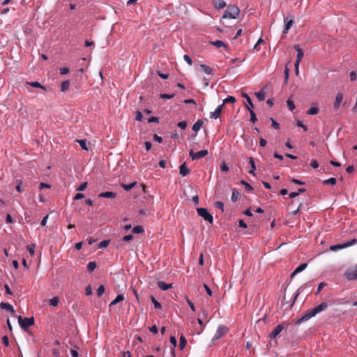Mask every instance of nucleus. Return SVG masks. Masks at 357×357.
Wrapping results in <instances>:
<instances>
[{"label": "nucleus", "instance_id": "f257e3e1", "mask_svg": "<svg viewBox=\"0 0 357 357\" xmlns=\"http://www.w3.org/2000/svg\"><path fill=\"white\" fill-rule=\"evenodd\" d=\"M328 307V304L326 302H323L318 306L315 307L312 310L309 311L306 314H305L298 321V324H301L303 321H307L310 318L314 317L318 313L325 310Z\"/></svg>", "mask_w": 357, "mask_h": 357}, {"label": "nucleus", "instance_id": "f03ea898", "mask_svg": "<svg viewBox=\"0 0 357 357\" xmlns=\"http://www.w3.org/2000/svg\"><path fill=\"white\" fill-rule=\"evenodd\" d=\"M239 13L240 10L238 7L236 5H229L225 11L222 17L235 20L238 17Z\"/></svg>", "mask_w": 357, "mask_h": 357}, {"label": "nucleus", "instance_id": "7ed1b4c3", "mask_svg": "<svg viewBox=\"0 0 357 357\" xmlns=\"http://www.w3.org/2000/svg\"><path fill=\"white\" fill-rule=\"evenodd\" d=\"M17 319L20 327L23 328L24 331H26L29 327L34 324L33 317L22 318V316H19Z\"/></svg>", "mask_w": 357, "mask_h": 357}, {"label": "nucleus", "instance_id": "20e7f679", "mask_svg": "<svg viewBox=\"0 0 357 357\" xmlns=\"http://www.w3.org/2000/svg\"><path fill=\"white\" fill-rule=\"evenodd\" d=\"M197 214L204 218V220L209 222L210 223H213V218L211 213H208V210L204 208H197Z\"/></svg>", "mask_w": 357, "mask_h": 357}, {"label": "nucleus", "instance_id": "39448f33", "mask_svg": "<svg viewBox=\"0 0 357 357\" xmlns=\"http://www.w3.org/2000/svg\"><path fill=\"white\" fill-rule=\"evenodd\" d=\"M294 49L297 52L296 61L295 62V71H296V73L298 74V66H299L301 61L302 60V59L304 56V52H303V50L300 47V46L298 45H294Z\"/></svg>", "mask_w": 357, "mask_h": 357}, {"label": "nucleus", "instance_id": "423d86ee", "mask_svg": "<svg viewBox=\"0 0 357 357\" xmlns=\"http://www.w3.org/2000/svg\"><path fill=\"white\" fill-rule=\"evenodd\" d=\"M208 154V151L206 149L202 150L197 153H195L193 151V150L191 149L189 153L190 157H191V158L192 160H198V159L202 158L206 156Z\"/></svg>", "mask_w": 357, "mask_h": 357}, {"label": "nucleus", "instance_id": "0eeeda50", "mask_svg": "<svg viewBox=\"0 0 357 357\" xmlns=\"http://www.w3.org/2000/svg\"><path fill=\"white\" fill-rule=\"evenodd\" d=\"M227 328L223 325L219 326L214 335L215 339H220L227 333Z\"/></svg>", "mask_w": 357, "mask_h": 357}, {"label": "nucleus", "instance_id": "6e6552de", "mask_svg": "<svg viewBox=\"0 0 357 357\" xmlns=\"http://www.w3.org/2000/svg\"><path fill=\"white\" fill-rule=\"evenodd\" d=\"M344 275L349 280H357V268H351L348 270L345 273Z\"/></svg>", "mask_w": 357, "mask_h": 357}, {"label": "nucleus", "instance_id": "1a4fd4ad", "mask_svg": "<svg viewBox=\"0 0 357 357\" xmlns=\"http://www.w3.org/2000/svg\"><path fill=\"white\" fill-rule=\"evenodd\" d=\"M283 329H284V325L282 324L278 325L274 328V330L269 334V337H271V339L275 338L281 333V331Z\"/></svg>", "mask_w": 357, "mask_h": 357}, {"label": "nucleus", "instance_id": "9d476101", "mask_svg": "<svg viewBox=\"0 0 357 357\" xmlns=\"http://www.w3.org/2000/svg\"><path fill=\"white\" fill-rule=\"evenodd\" d=\"M223 105H220L218 106L215 110L213 112H211L210 118L213 119H217L219 118L222 112Z\"/></svg>", "mask_w": 357, "mask_h": 357}, {"label": "nucleus", "instance_id": "9b49d317", "mask_svg": "<svg viewBox=\"0 0 357 357\" xmlns=\"http://www.w3.org/2000/svg\"><path fill=\"white\" fill-rule=\"evenodd\" d=\"M307 266V264H306V263L300 264L291 274V278H294L296 274L304 271Z\"/></svg>", "mask_w": 357, "mask_h": 357}, {"label": "nucleus", "instance_id": "f8f14e48", "mask_svg": "<svg viewBox=\"0 0 357 357\" xmlns=\"http://www.w3.org/2000/svg\"><path fill=\"white\" fill-rule=\"evenodd\" d=\"M209 43L218 48L223 47L226 50L228 49V45L222 40L210 41Z\"/></svg>", "mask_w": 357, "mask_h": 357}, {"label": "nucleus", "instance_id": "ddd939ff", "mask_svg": "<svg viewBox=\"0 0 357 357\" xmlns=\"http://www.w3.org/2000/svg\"><path fill=\"white\" fill-rule=\"evenodd\" d=\"M343 99V95L341 93H338L336 96L335 100L333 105V107L335 109H337L340 107V105L342 102Z\"/></svg>", "mask_w": 357, "mask_h": 357}, {"label": "nucleus", "instance_id": "4468645a", "mask_svg": "<svg viewBox=\"0 0 357 357\" xmlns=\"http://www.w3.org/2000/svg\"><path fill=\"white\" fill-rule=\"evenodd\" d=\"M0 308L6 310L12 313V314H15V310H14L13 307L8 303L1 302L0 303Z\"/></svg>", "mask_w": 357, "mask_h": 357}, {"label": "nucleus", "instance_id": "2eb2a0df", "mask_svg": "<svg viewBox=\"0 0 357 357\" xmlns=\"http://www.w3.org/2000/svg\"><path fill=\"white\" fill-rule=\"evenodd\" d=\"M213 4L216 9L223 8L227 6V3L223 0H213Z\"/></svg>", "mask_w": 357, "mask_h": 357}, {"label": "nucleus", "instance_id": "dca6fc26", "mask_svg": "<svg viewBox=\"0 0 357 357\" xmlns=\"http://www.w3.org/2000/svg\"><path fill=\"white\" fill-rule=\"evenodd\" d=\"M351 243H344V244H337V245H331L330 247V250L331 251H337L338 250H340V249H342V248H347L349 245H351Z\"/></svg>", "mask_w": 357, "mask_h": 357}, {"label": "nucleus", "instance_id": "f3484780", "mask_svg": "<svg viewBox=\"0 0 357 357\" xmlns=\"http://www.w3.org/2000/svg\"><path fill=\"white\" fill-rule=\"evenodd\" d=\"M179 171H180V174L182 176H187L189 173H190V170L189 169H188L186 167V164L185 162L183 163L180 167H179Z\"/></svg>", "mask_w": 357, "mask_h": 357}, {"label": "nucleus", "instance_id": "a211bd4d", "mask_svg": "<svg viewBox=\"0 0 357 357\" xmlns=\"http://www.w3.org/2000/svg\"><path fill=\"white\" fill-rule=\"evenodd\" d=\"M158 286L160 289L165 291L172 288V284H167L163 281H159L158 282Z\"/></svg>", "mask_w": 357, "mask_h": 357}, {"label": "nucleus", "instance_id": "6ab92c4d", "mask_svg": "<svg viewBox=\"0 0 357 357\" xmlns=\"http://www.w3.org/2000/svg\"><path fill=\"white\" fill-rule=\"evenodd\" d=\"M116 194L113 192H103L98 195L99 197H104V198H114L116 197Z\"/></svg>", "mask_w": 357, "mask_h": 357}, {"label": "nucleus", "instance_id": "aec40b11", "mask_svg": "<svg viewBox=\"0 0 357 357\" xmlns=\"http://www.w3.org/2000/svg\"><path fill=\"white\" fill-rule=\"evenodd\" d=\"M200 68L204 71V73L207 75H213V69L211 67L205 65V64H201Z\"/></svg>", "mask_w": 357, "mask_h": 357}, {"label": "nucleus", "instance_id": "412c9836", "mask_svg": "<svg viewBox=\"0 0 357 357\" xmlns=\"http://www.w3.org/2000/svg\"><path fill=\"white\" fill-rule=\"evenodd\" d=\"M137 185V182H132L130 184H125V183H121V186L122 188H123L126 191H129L131 189H132L135 185Z\"/></svg>", "mask_w": 357, "mask_h": 357}, {"label": "nucleus", "instance_id": "4be33fe9", "mask_svg": "<svg viewBox=\"0 0 357 357\" xmlns=\"http://www.w3.org/2000/svg\"><path fill=\"white\" fill-rule=\"evenodd\" d=\"M242 96L246 99L247 102L248 103V105L245 106L246 108L248 109V107H250L251 109H253L254 105L252 104V100L250 98V96L245 93H242Z\"/></svg>", "mask_w": 357, "mask_h": 357}, {"label": "nucleus", "instance_id": "5701e85b", "mask_svg": "<svg viewBox=\"0 0 357 357\" xmlns=\"http://www.w3.org/2000/svg\"><path fill=\"white\" fill-rule=\"evenodd\" d=\"M249 162H250V166H251V169L250 171H248V173L250 174L255 175V171L256 169V165H255V161H254V158L250 157V159H249Z\"/></svg>", "mask_w": 357, "mask_h": 357}, {"label": "nucleus", "instance_id": "b1692460", "mask_svg": "<svg viewBox=\"0 0 357 357\" xmlns=\"http://www.w3.org/2000/svg\"><path fill=\"white\" fill-rule=\"evenodd\" d=\"M202 124H203L202 120L199 119V120L197 121L192 126V130L196 131V132L198 131L201 128Z\"/></svg>", "mask_w": 357, "mask_h": 357}, {"label": "nucleus", "instance_id": "393cba45", "mask_svg": "<svg viewBox=\"0 0 357 357\" xmlns=\"http://www.w3.org/2000/svg\"><path fill=\"white\" fill-rule=\"evenodd\" d=\"M70 82L69 80H66L61 84V91L64 92L66 91L70 86Z\"/></svg>", "mask_w": 357, "mask_h": 357}, {"label": "nucleus", "instance_id": "a878e982", "mask_svg": "<svg viewBox=\"0 0 357 357\" xmlns=\"http://www.w3.org/2000/svg\"><path fill=\"white\" fill-rule=\"evenodd\" d=\"M124 300V296L123 294H119L116 298L112 301L110 303V305H114L119 303L121 301H123Z\"/></svg>", "mask_w": 357, "mask_h": 357}, {"label": "nucleus", "instance_id": "bb28decb", "mask_svg": "<svg viewBox=\"0 0 357 357\" xmlns=\"http://www.w3.org/2000/svg\"><path fill=\"white\" fill-rule=\"evenodd\" d=\"M26 84L30 85V86H31L33 87H35V88L42 89H43L45 91L46 90V88L44 86L41 85L38 82H27Z\"/></svg>", "mask_w": 357, "mask_h": 357}, {"label": "nucleus", "instance_id": "cd10ccee", "mask_svg": "<svg viewBox=\"0 0 357 357\" xmlns=\"http://www.w3.org/2000/svg\"><path fill=\"white\" fill-rule=\"evenodd\" d=\"M319 112V108L315 106V107H312L311 108H310L307 112V114L308 115H315L317 114V113Z\"/></svg>", "mask_w": 357, "mask_h": 357}, {"label": "nucleus", "instance_id": "c85d7f7f", "mask_svg": "<svg viewBox=\"0 0 357 357\" xmlns=\"http://www.w3.org/2000/svg\"><path fill=\"white\" fill-rule=\"evenodd\" d=\"M186 344H187L186 339L185 338L184 336L181 335L180 337L179 349L181 350L185 348V347L186 346Z\"/></svg>", "mask_w": 357, "mask_h": 357}, {"label": "nucleus", "instance_id": "c756f323", "mask_svg": "<svg viewBox=\"0 0 357 357\" xmlns=\"http://www.w3.org/2000/svg\"><path fill=\"white\" fill-rule=\"evenodd\" d=\"M235 102H236L235 97L229 96L223 100V102L222 105H223V106H224L227 103H234Z\"/></svg>", "mask_w": 357, "mask_h": 357}, {"label": "nucleus", "instance_id": "7c9ffc66", "mask_svg": "<svg viewBox=\"0 0 357 357\" xmlns=\"http://www.w3.org/2000/svg\"><path fill=\"white\" fill-rule=\"evenodd\" d=\"M248 109L249 110L250 114V121L252 123H255L257 121L255 113L253 112L252 109H251L250 107H248Z\"/></svg>", "mask_w": 357, "mask_h": 357}, {"label": "nucleus", "instance_id": "2f4dec72", "mask_svg": "<svg viewBox=\"0 0 357 357\" xmlns=\"http://www.w3.org/2000/svg\"><path fill=\"white\" fill-rule=\"evenodd\" d=\"M76 142H78L80 145V146L84 149V150H88V147L86 146V139H76Z\"/></svg>", "mask_w": 357, "mask_h": 357}, {"label": "nucleus", "instance_id": "473e14b6", "mask_svg": "<svg viewBox=\"0 0 357 357\" xmlns=\"http://www.w3.org/2000/svg\"><path fill=\"white\" fill-rule=\"evenodd\" d=\"M255 95L259 101L264 100L265 93L263 91V90H261L260 91L256 93Z\"/></svg>", "mask_w": 357, "mask_h": 357}, {"label": "nucleus", "instance_id": "72a5a7b5", "mask_svg": "<svg viewBox=\"0 0 357 357\" xmlns=\"http://www.w3.org/2000/svg\"><path fill=\"white\" fill-rule=\"evenodd\" d=\"M96 266L97 265L96 261H90L87 265V269L89 272H92Z\"/></svg>", "mask_w": 357, "mask_h": 357}, {"label": "nucleus", "instance_id": "f704fd0d", "mask_svg": "<svg viewBox=\"0 0 357 357\" xmlns=\"http://www.w3.org/2000/svg\"><path fill=\"white\" fill-rule=\"evenodd\" d=\"M59 298L57 296L53 297L52 299L50 300V305L53 307L57 306L59 303Z\"/></svg>", "mask_w": 357, "mask_h": 357}, {"label": "nucleus", "instance_id": "c9c22d12", "mask_svg": "<svg viewBox=\"0 0 357 357\" xmlns=\"http://www.w3.org/2000/svg\"><path fill=\"white\" fill-rule=\"evenodd\" d=\"M34 249H35V244H33V243H31L26 246V250H28V252L30 253V255L31 256L34 255V253H35Z\"/></svg>", "mask_w": 357, "mask_h": 357}, {"label": "nucleus", "instance_id": "e433bc0d", "mask_svg": "<svg viewBox=\"0 0 357 357\" xmlns=\"http://www.w3.org/2000/svg\"><path fill=\"white\" fill-rule=\"evenodd\" d=\"M337 183V180L335 178H330L328 179H326L324 181V184L325 185H328V184H331V185H335Z\"/></svg>", "mask_w": 357, "mask_h": 357}, {"label": "nucleus", "instance_id": "4c0bfd02", "mask_svg": "<svg viewBox=\"0 0 357 357\" xmlns=\"http://www.w3.org/2000/svg\"><path fill=\"white\" fill-rule=\"evenodd\" d=\"M151 300L154 305L155 308L160 309L162 307L161 304L153 296L151 297Z\"/></svg>", "mask_w": 357, "mask_h": 357}, {"label": "nucleus", "instance_id": "58836bf2", "mask_svg": "<svg viewBox=\"0 0 357 357\" xmlns=\"http://www.w3.org/2000/svg\"><path fill=\"white\" fill-rule=\"evenodd\" d=\"M238 197H239L238 192L237 190H233L231 197V201L234 202L237 201L238 199Z\"/></svg>", "mask_w": 357, "mask_h": 357}, {"label": "nucleus", "instance_id": "ea45409f", "mask_svg": "<svg viewBox=\"0 0 357 357\" xmlns=\"http://www.w3.org/2000/svg\"><path fill=\"white\" fill-rule=\"evenodd\" d=\"M287 105L290 111H293L295 109L294 101L291 100L290 99L287 100Z\"/></svg>", "mask_w": 357, "mask_h": 357}, {"label": "nucleus", "instance_id": "a19ab883", "mask_svg": "<svg viewBox=\"0 0 357 357\" xmlns=\"http://www.w3.org/2000/svg\"><path fill=\"white\" fill-rule=\"evenodd\" d=\"M215 208L220 209L221 211V213L224 212V204L222 202H216L215 203Z\"/></svg>", "mask_w": 357, "mask_h": 357}, {"label": "nucleus", "instance_id": "79ce46f5", "mask_svg": "<svg viewBox=\"0 0 357 357\" xmlns=\"http://www.w3.org/2000/svg\"><path fill=\"white\" fill-rule=\"evenodd\" d=\"M132 231L135 234H141L144 231V229L142 226H136L133 228Z\"/></svg>", "mask_w": 357, "mask_h": 357}, {"label": "nucleus", "instance_id": "37998d69", "mask_svg": "<svg viewBox=\"0 0 357 357\" xmlns=\"http://www.w3.org/2000/svg\"><path fill=\"white\" fill-rule=\"evenodd\" d=\"M109 240H104L99 243L98 246L100 248H104L107 247L109 245Z\"/></svg>", "mask_w": 357, "mask_h": 357}, {"label": "nucleus", "instance_id": "c03bdc74", "mask_svg": "<svg viewBox=\"0 0 357 357\" xmlns=\"http://www.w3.org/2000/svg\"><path fill=\"white\" fill-rule=\"evenodd\" d=\"M104 292H105V287L103 285H100L97 289L98 296H101Z\"/></svg>", "mask_w": 357, "mask_h": 357}, {"label": "nucleus", "instance_id": "a18cd8bd", "mask_svg": "<svg viewBox=\"0 0 357 357\" xmlns=\"http://www.w3.org/2000/svg\"><path fill=\"white\" fill-rule=\"evenodd\" d=\"M16 183H17V185L15 188L16 190L19 192H22V181L20 180H17Z\"/></svg>", "mask_w": 357, "mask_h": 357}, {"label": "nucleus", "instance_id": "49530a36", "mask_svg": "<svg viewBox=\"0 0 357 357\" xmlns=\"http://www.w3.org/2000/svg\"><path fill=\"white\" fill-rule=\"evenodd\" d=\"M87 185H88V183L87 182H84V183H82L77 188V191H83L86 189V188L87 187Z\"/></svg>", "mask_w": 357, "mask_h": 357}, {"label": "nucleus", "instance_id": "de8ad7c7", "mask_svg": "<svg viewBox=\"0 0 357 357\" xmlns=\"http://www.w3.org/2000/svg\"><path fill=\"white\" fill-rule=\"evenodd\" d=\"M185 299H186V301H187L189 307H190V309L192 311H195V306L194 303L191 301H190L187 296L185 297Z\"/></svg>", "mask_w": 357, "mask_h": 357}, {"label": "nucleus", "instance_id": "09e8293b", "mask_svg": "<svg viewBox=\"0 0 357 357\" xmlns=\"http://www.w3.org/2000/svg\"><path fill=\"white\" fill-rule=\"evenodd\" d=\"M174 96V93H172V94H166V93H163V94H161V95H160V98H163V99H171V98H172Z\"/></svg>", "mask_w": 357, "mask_h": 357}, {"label": "nucleus", "instance_id": "8fccbe9b", "mask_svg": "<svg viewBox=\"0 0 357 357\" xmlns=\"http://www.w3.org/2000/svg\"><path fill=\"white\" fill-rule=\"evenodd\" d=\"M220 169L222 172H228L229 168V166L225 162H223L220 166Z\"/></svg>", "mask_w": 357, "mask_h": 357}, {"label": "nucleus", "instance_id": "3c124183", "mask_svg": "<svg viewBox=\"0 0 357 357\" xmlns=\"http://www.w3.org/2000/svg\"><path fill=\"white\" fill-rule=\"evenodd\" d=\"M135 119L138 121H142L143 119V115L142 113L139 111H137L136 113V117Z\"/></svg>", "mask_w": 357, "mask_h": 357}, {"label": "nucleus", "instance_id": "603ef678", "mask_svg": "<svg viewBox=\"0 0 357 357\" xmlns=\"http://www.w3.org/2000/svg\"><path fill=\"white\" fill-rule=\"evenodd\" d=\"M296 125L297 126L302 128L305 131L307 130V126H305L301 121L298 120L296 122Z\"/></svg>", "mask_w": 357, "mask_h": 357}, {"label": "nucleus", "instance_id": "864d4df0", "mask_svg": "<svg viewBox=\"0 0 357 357\" xmlns=\"http://www.w3.org/2000/svg\"><path fill=\"white\" fill-rule=\"evenodd\" d=\"M183 59L190 66H192V61L191 58L188 55L185 54L183 56Z\"/></svg>", "mask_w": 357, "mask_h": 357}, {"label": "nucleus", "instance_id": "5fc2aeb1", "mask_svg": "<svg viewBox=\"0 0 357 357\" xmlns=\"http://www.w3.org/2000/svg\"><path fill=\"white\" fill-rule=\"evenodd\" d=\"M271 121L272 122V127L275 129H279L280 125L278 122H276L273 119L271 118Z\"/></svg>", "mask_w": 357, "mask_h": 357}, {"label": "nucleus", "instance_id": "6e6d98bb", "mask_svg": "<svg viewBox=\"0 0 357 357\" xmlns=\"http://www.w3.org/2000/svg\"><path fill=\"white\" fill-rule=\"evenodd\" d=\"M177 126L181 129H185L187 126V123L185 121H180L178 123Z\"/></svg>", "mask_w": 357, "mask_h": 357}, {"label": "nucleus", "instance_id": "4d7b16f0", "mask_svg": "<svg viewBox=\"0 0 357 357\" xmlns=\"http://www.w3.org/2000/svg\"><path fill=\"white\" fill-rule=\"evenodd\" d=\"M170 342L173 344L174 347H176L177 341L175 337L171 336L169 339Z\"/></svg>", "mask_w": 357, "mask_h": 357}, {"label": "nucleus", "instance_id": "13d9d810", "mask_svg": "<svg viewBox=\"0 0 357 357\" xmlns=\"http://www.w3.org/2000/svg\"><path fill=\"white\" fill-rule=\"evenodd\" d=\"M292 24H285V26H284V29L283 30V33L284 34H286L288 32V31L289 30V29L291 28Z\"/></svg>", "mask_w": 357, "mask_h": 357}, {"label": "nucleus", "instance_id": "bf43d9fd", "mask_svg": "<svg viewBox=\"0 0 357 357\" xmlns=\"http://www.w3.org/2000/svg\"><path fill=\"white\" fill-rule=\"evenodd\" d=\"M153 139L158 143H161L162 142V138L156 134L153 135Z\"/></svg>", "mask_w": 357, "mask_h": 357}, {"label": "nucleus", "instance_id": "052dcab7", "mask_svg": "<svg viewBox=\"0 0 357 357\" xmlns=\"http://www.w3.org/2000/svg\"><path fill=\"white\" fill-rule=\"evenodd\" d=\"M59 70L61 75H66L69 73V69L68 68H61Z\"/></svg>", "mask_w": 357, "mask_h": 357}, {"label": "nucleus", "instance_id": "680f3d73", "mask_svg": "<svg viewBox=\"0 0 357 357\" xmlns=\"http://www.w3.org/2000/svg\"><path fill=\"white\" fill-rule=\"evenodd\" d=\"M159 121V119L158 117L152 116L148 119L149 123H158Z\"/></svg>", "mask_w": 357, "mask_h": 357}, {"label": "nucleus", "instance_id": "e2e57ef3", "mask_svg": "<svg viewBox=\"0 0 357 357\" xmlns=\"http://www.w3.org/2000/svg\"><path fill=\"white\" fill-rule=\"evenodd\" d=\"M2 341H3V343L6 346L8 347L9 345V341H8V336L6 335H4L2 338Z\"/></svg>", "mask_w": 357, "mask_h": 357}, {"label": "nucleus", "instance_id": "0e129e2a", "mask_svg": "<svg viewBox=\"0 0 357 357\" xmlns=\"http://www.w3.org/2000/svg\"><path fill=\"white\" fill-rule=\"evenodd\" d=\"M85 293L86 295L89 296L92 294V289L90 285H88L85 289Z\"/></svg>", "mask_w": 357, "mask_h": 357}, {"label": "nucleus", "instance_id": "69168bd1", "mask_svg": "<svg viewBox=\"0 0 357 357\" xmlns=\"http://www.w3.org/2000/svg\"><path fill=\"white\" fill-rule=\"evenodd\" d=\"M133 238V236L132 234L126 235L123 238V241H129Z\"/></svg>", "mask_w": 357, "mask_h": 357}, {"label": "nucleus", "instance_id": "338daca9", "mask_svg": "<svg viewBox=\"0 0 357 357\" xmlns=\"http://www.w3.org/2000/svg\"><path fill=\"white\" fill-rule=\"evenodd\" d=\"M349 75H350V79L351 81H354V80H355L356 79V73L355 71H351Z\"/></svg>", "mask_w": 357, "mask_h": 357}, {"label": "nucleus", "instance_id": "774afa93", "mask_svg": "<svg viewBox=\"0 0 357 357\" xmlns=\"http://www.w3.org/2000/svg\"><path fill=\"white\" fill-rule=\"evenodd\" d=\"M144 146L146 151H149L151 149L152 144L150 142H145Z\"/></svg>", "mask_w": 357, "mask_h": 357}]
</instances>
